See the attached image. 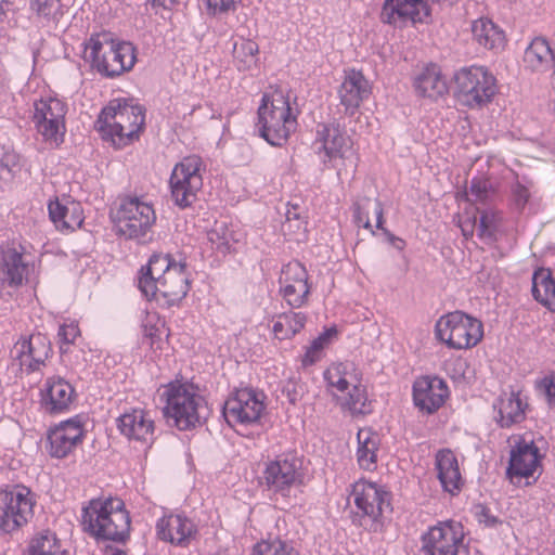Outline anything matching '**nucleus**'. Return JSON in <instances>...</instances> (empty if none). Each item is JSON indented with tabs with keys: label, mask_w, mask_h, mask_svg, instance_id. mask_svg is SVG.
Here are the masks:
<instances>
[{
	"label": "nucleus",
	"mask_w": 555,
	"mask_h": 555,
	"mask_svg": "<svg viewBox=\"0 0 555 555\" xmlns=\"http://www.w3.org/2000/svg\"><path fill=\"white\" fill-rule=\"evenodd\" d=\"M145 124V108L133 99H113L101 111L95 129L101 138L120 150L139 139Z\"/></svg>",
	"instance_id": "nucleus-1"
},
{
	"label": "nucleus",
	"mask_w": 555,
	"mask_h": 555,
	"mask_svg": "<svg viewBox=\"0 0 555 555\" xmlns=\"http://www.w3.org/2000/svg\"><path fill=\"white\" fill-rule=\"evenodd\" d=\"M81 526L95 540L125 543L130 535L131 519L122 500L92 499L82 508Z\"/></svg>",
	"instance_id": "nucleus-2"
},
{
	"label": "nucleus",
	"mask_w": 555,
	"mask_h": 555,
	"mask_svg": "<svg viewBox=\"0 0 555 555\" xmlns=\"http://www.w3.org/2000/svg\"><path fill=\"white\" fill-rule=\"evenodd\" d=\"M85 44V60L100 75L115 78L129 72L137 61L135 48L117 41L109 31L92 34Z\"/></svg>",
	"instance_id": "nucleus-3"
},
{
	"label": "nucleus",
	"mask_w": 555,
	"mask_h": 555,
	"mask_svg": "<svg viewBox=\"0 0 555 555\" xmlns=\"http://www.w3.org/2000/svg\"><path fill=\"white\" fill-rule=\"evenodd\" d=\"M164 415L179 430L201 426L209 416V408L203 396L189 383H171L165 391Z\"/></svg>",
	"instance_id": "nucleus-4"
},
{
	"label": "nucleus",
	"mask_w": 555,
	"mask_h": 555,
	"mask_svg": "<svg viewBox=\"0 0 555 555\" xmlns=\"http://www.w3.org/2000/svg\"><path fill=\"white\" fill-rule=\"evenodd\" d=\"M357 512L353 522L371 532L384 530V517L391 513V493L375 482L360 480L352 490Z\"/></svg>",
	"instance_id": "nucleus-5"
},
{
	"label": "nucleus",
	"mask_w": 555,
	"mask_h": 555,
	"mask_svg": "<svg viewBox=\"0 0 555 555\" xmlns=\"http://www.w3.org/2000/svg\"><path fill=\"white\" fill-rule=\"evenodd\" d=\"M258 118L259 133L272 146H283L297 127V117L283 94L273 96L270 103L264 95Z\"/></svg>",
	"instance_id": "nucleus-6"
},
{
	"label": "nucleus",
	"mask_w": 555,
	"mask_h": 555,
	"mask_svg": "<svg viewBox=\"0 0 555 555\" xmlns=\"http://www.w3.org/2000/svg\"><path fill=\"white\" fill-rule=\"evenodd\" d=\"M321 145L319 151H324L330 166L341 176L354 173L358 166V155L352 146V141L338 124H319L317 127V141Z\"/></svg>",
	"instance_id": "nucleus-7"
},
{
	"label": "nucleus",
	"mask_w": 555,
	"mask_h": 555,
	"mask_svg": "<svg viewBox=\"0 0 555 555\" xmlns=\"http://www.w3.org/2000/svg\"><path fill=\"white\" fill-rule=\"evenodd\" d=\"M454 96L469 108H481L496 93L495 78L485 67H463L454 74Z\"/></svg>",
	"instance_id": "nucleus-8"
},
{
	"label": "nucleus",
	"mask_w": 555,
	"mask_h": 555,
	"mask_svg": "<svg viewBox=\"0 0 555 555\" xmlns=\"http://www.w3.org/2000/svg\"><path fill=\"white\" fill-rule=\"evenodd\" d=\"M435 335L451 349H468L482 339L483 326L478 319L457 310L439 318Z\"/></svg>",
	"instance_id": "nucleus-9"
},
{
	"label": "nucleus",
	"mask_w": 555,
	"mask_h": 555,
	"mask_svg": "<svg viewBox=\"0 0 555 555\" xmlns=\"http://www.w3.org/2000/svg\"><path fill=\"white\" fill-rule=\"evenodd\" d=\"M112 219L119 235L145 242L144 238L155 223L156 215L150 204L141 202L138 197H128L112 215Z\"/></svg>",
	"instance_id": "nucleus-10"
},
{
	"label": "nucleus",
	"mask_w": 555,
	"mask_h": 555,
	"mask_svg": "<svg viewBox=\"0 0 555 555\" xmlns=\"http://www.w3.org/2000/svg\"><path fill=\"white\" fill-rule=\"evenodd\" d=\"M464 538V527L460 521L453 519L438 521L422 534L421 555L467 554Z\"/></svg>",
	"instance_id": "nucleus-11"
},
{
	"label": "nucleus",
	"mask_w": 555,
	"mask_h": 555,
	"mask_svg": "<svg viewBox=\"0 0 555 555\" xmlns=\"http://www.w3.org/2000/svg\"><path fill=\"white\" fill-rule=\"evenodd\" d=\"M35 499L29 488L23 485L0 490V530L12 533L34 515Z\"/></svg>",
	"instance_id": "nucleus-12"
},
{
	"label": "nucleus",
	"mask_w": 555,
	"mask_h": 555,
	"mask_svg": "<svg viewBox=\"0 0 555 555\" xmlns=\"http://www.w3.org/2000/svg\"><path fill=\"white\" fill-rule=\"evenodd\" d=\"M302 460L295 452H285L267 463L261 480L269 491L288 496L289 490L302 482Z\"/></svg>",
	"instance_id": "nucleus-13"
},
{
	"label": "nucleus",
	"mask_w": 555,
	"mask_h": 555,
	"mask_svg": "<svg viewBox=\"0 0 555 555\" xmlns=\"http://www.w3.org/2000/svg\"><path fill=\"white\" fill-rule=\"evenodd\" d=\"M66 105L62 101L49 98L35 103L34 122L43 141L57 147L64 142L66 131Z\"/></svg>",
	"instance_id": "nucleus-14"
},
{
	"label": "nucleus",
	"mask_w": 555,
	"mask_h": 555,
	"mask_svg": "<svg viewBox=\"0 0 555 555\" xmlns=\"http://www.w3.org/2000/svg\"><path fill=\"white\" fill-rule=\"evenodd\" d=\"M263 395L254 389L244 388L235 391L222 406L225 422L233 427L235 424L257 422L264 410Z\"/></svg>",
	"instance_id": "nucleus-15"
},
{
	"label": "nucleus",
	"mask_w": 555,
	"mask_h": 555,
	"mask_svg": "<svg viewBox=\"0 0 555 555\" xmlns=\"http://www.w3.org/2000/svg\"><path fill=\"white\" fill-rule=\"evenodd\" d=\"M83 437L82 417L77 415L49 429L46 450L51 457L64 459L82 442Z\"/></svg>",
	"instance_id": "nucleus-16"
},
{
	"label": "nucleus",
	"mask_w": 555,
	"mask_h": 555,
	"mask_svg": "<svg viewBox=\"0 0 555 555\" xmlns=\"http://www.w3.org/2000/svg\"><path fill=\"white\" fill-rule=\"evenodd\" d=\"M430 15V8L425 0H385L380 21L393 26L422 23Z\"/></svg>",
	"instance_id": "nucleus-17"
},
{
	"label": "nucleus",
	"mask_w": 555,
	"mask_h": 555,
	"mask_svg": "<svg viewBox=\"0 0 555 555\" xmlns=\"http://www.w3.org/2000/svg\"><path fill=\"white\" fill-rule=\"evenodd\" d=\"M156 537L164 542L185 547L198 533L197 526L184 514H169L156 522Z\"/></svg>",
	"instance_id": "nucleus-18"
},
{
	"label": "nucleus",
	"mask_w": 555,
	"mask_h": 555,
	"mask_svg": "<svg viewBox=\"0 0 555 555\" xmlns=\"http://www.w3.org/2000/svg\"><path fill=\"white\" fill-rule=\"evenodd\" d=\"M157 289L155 296L149 300L160 301L164 299L167 306L179 304L190 291V275L186 272V263L179 261L169 269L159 281L155 283Z\"/></svg>",
	"instance_id": "nucleus-19"
},
{
	"label": "nucleus",
	"mask_w": 555,
	"mask_h": 555,
	"mask_svg": "<svg viewBox=\"0 0 555 555\" xmlns=\"http://www.w3.org/2000/svg\"><path fill=\"white\" fill-rule=\"evenodd\" d=\"M449 397L446 382L437 376H422L413 383V402L420 411L433 414Z\"/></svg>",
	"instance_id": "nucleus-20"
},
{
	"label": "nucleus",
	"mask_w": 555,
	"mask_h": 555,
	"mask_svg": "<svg viewBox=\"0 0 555 555\" xmlns=\"http://www.w3.org/2000/svg\"><path fill=\"white\" fill-rule=\"evenodd\" d=\"M540 459L539 448L534 442L520 439L511 450L506 474L512 481L515 477H530L539 466Z\"/></svg>",
	"instance_id": "nucleus-21"
},
{
	"label": "nucleus",
	"mask_w": 555,
	"mask_h": 555,
	"mask_svg": "<svg viewBox=\"0 0 555 555\" xmlns=\"http://www.w3.org/2000/svg\"><path fill=\"white\" fill-rule=\"evenodd\" d=\"M177 261L170 254L155 253L153 254L146 266H143L138 275V288L145 298L155 296L156 285L169 269L177 264Z\"/></svg>",
	"instance_id": "nucleus-22"
},
{
	"label": "nucleus",
	"mask_w": 555,
	"mask_h": 555,
	"mask_svg": "<svg viewBox=\"0 0 555 555\" xmlns=\"http://www.w3.org/2000/svg\"><path fill=\"white\" fill-rule=\"evenodd\" d=\"M15 350L21 365L25 366L27 372H35L41 365H44L52 348L48 337L38 333L30 335L28 339L17 343Z\"/></svg>",
	"instance_id": "nucleus-23"
},
{
	"label": "nucleus",
	"mask_w": 555,
	"mask_h": 555,
	"mask_svg": "<svg viewBox=\"0 0 555 555\" xmlns=\"http://www.w3.org/2000/svg\"><path fill=\"white\" fill-rule=\"evenodd\" d=\"M117 427L128 439L145 443L153 441L154 422L143 410L133 409L124 413L117 418Z\"/></svg>",
	"instance_id": "nucleus-24"
},
{
	"label": "nucleus",
	"mask_w": 555,
	"mask_h": 555,
	"mask_svg": "<svg viewBox=\"0 0 555 555\" xmlns=\"http://www.w3.org/2000/svg\"><path fill=\"white\" fill-rule=\"evenodd\" d=\"M371 94L369 81L361 72L350 70L339 88V98L346 113L353 115L360 104Z\"/></svg>",
	"instance_id": "nucleus-25"
},
{
	"label": "nucleus",
	"mask_w": 555,
	"mask_h": 555,
	"mask_svg": "<svg viewBox=\"0 0 555 555\" xmlns=\"http://www.w3.org/2000/svg\"><path fill=\"white\" fill-rule=\"evenodd\" d=\"M435 465L442 489L451 495L457 494L464 482L455 454L450 449L438 451Z\"/></svg>",
	"instance_id": "nucleus-26"
},
{
	"label": "nucleus",
	"mask_w": 555,
	"mask_h": 555,
	"mask_svg": "<svg viewBox=\"0 0 555 555\" xmlns=\"http://www.w3.org/2000/svg\"><path fill=\"white\" fill-rule=\"evenodd\" d=\"M74 387L63 377H50L46 380L43 404L51 414L67 411L75 398Z\"/></svg>",
	"instance_id": "nucleus-27"
},
{
	"label": "nucleus",
	"mask_w": 555,
	"mask_h": 555,
	"mask_svg": "<svg viewBox=\"0 0 555 555\" xmlns=\"http://www.w3.org/2000/svg\"><path fill=\"white\" fill-rule=\"evenodd\" d=\"M27 264L23 260V254L15 248H7L0 256V281L10 287L23 284L27 274Z\"/></svg>",
	"instance_id": "nucleus-28"
},
{
	"label": "nucleus",
	"mask_w": 555,
	"mask_h": 555,
	"mask_svg": "<svg viewBox=\"0 0 555 555\" xmlns=\"http://www.w3.org/2000/svg\"><path fill=\"white\" fill-rule=\"evenodd\" d=\"M414 88L418 95L437 99L448 92V85L438 65H427L414 79Z\"/></svg>",
	"instance_id": "nucleus-29"
},
{
	"label": "nucleus",
	"mask_w": 555,
	"mask_h": 555,
	"mask_svg": "<svg viewBox=\"0 0 555 555\" xmlns=\"http://www.w3.org/2000/svg\"><path fill=\"white\" fill-rule=\"evenodd\" d=\"M527 403H524L520 397L511 392L500 397L493 404L498 409L499 417L496 421L502 428H508L514 424H518L525 420V409Z\"/></svg>",
	"instance_id": "nucleus-30"
},
{
	"label": "nucleus",
	"mask_w": 555,
	"mask_h": 555,
	"mask_svg": "<svg viewBox=\"0 0 555 555\" xmlns=\"http://www.w3.org/2000/svg\"><path fill=\"white\" fill-rule=\"evenodd\" d=\"M532 296L548 309L555 312V280L548 268H539L532 274Z\"/></svg>",
	"instance_id": "nucleus-31"
},
{
	"label": "nucleus",
	"mask_w": 555,
	"mask_h": 555,
	"mask_svg": "<svg viewBox=\"0 0 555 555\" xmlns=\"http://www.w3.org/2000/svg\"><path fill=\"white\" fill-rule=\"evenodd\" d=\"M473 37L479 46L488 50H499L504 47L505 36L491 20L481 17L473 22Z\"/></svg>",
	"instance_id": "nucleus-32"
},
{
	"label": "nucleus",
	"mask_w": 555,
	"mask_h": 555,
	"mask_svg": "<svg viewBox=\"0 0 555 555\" xmlns=\"http://www.w3.org/2000/svg\"><path fill=\"white\" fill-rule=\"evenodd\" d=\"M524 62L532 70L548 68L551 65L555 67V51L544 38H535L526 49Z\"/></svg>",
	"instance_id": "nucleus-33"
},
{
	"label": "nucleus",
	"mask_w": 555,
	"mask_h": 555,
	"mask_svg": "<svg viewBox=\"0 0 555 555\" xmlns=\"http://www.w3.org/2000/svg\"><path fill=\"white\" fill-rule=\"evenodd\" d=\"M353 221L358 227H363L364 229H369L372 234L375 232L372 230L371 221H370V212L373 211L376 216V228L383 229L384 224V212L383 205L377 198H371L367 196H363L353 203Z\"/></svg>",
	"instance_id": "nucleus-34"
},
{
	"label": "nucleus",
	"mask_w": 555,
	"mask_h": 555,
	"mask_svg": "<svg viewBox=\"0 0 555 555\" xmlns=\"http://www.w3.org/2000/svg\"><path fill=\"white\" fill-rule=\"evenodd\" d=\"M170 189L171 196L175 204L180 208H186L192 205L196 199V193L203 186L202 176H193L191 180L181 179L180 183L176 184V181L170 177Z\"/></svg>",
	"instance_id": "nucleus-35"
},
{
	"label": "nucleus",
	"mask_w": 555,
	"mask_h": 555,
	"mask_svg": "<svg viewBox=\"0 0 555 555\" xmlns=\"http://www.w3.org/2000/svg\"><path fill=\"white\" fill-rule=\"evenodd\" d=\"M358 442L357 457L360 467L367 470L373 469L376 464L377 436L360 430L358 433Z\"/></svg>",
	"instance_id": "nucleus-36"
},
{
	"label": "nucleus",
	"mask_w": 555,
	"mask_h": 555,
	"mask_svg": "<svg viewBox=\"0 0 555 555\" xmlns=\"http://www.w3.org/2000/svg\"><path fill=\"white\" fill-rule=\"evenodd\" d=\"M306 315L301 312H284L273 324V333L279 339H287L296 335L304 326Z\"/></svg>",
	"instance_id": "nucleus-37"
},
{
	"label": "nucleus",
	"mask_w": 555,
	"mask_h": 555,
	"mask_svg": "<svg viewBox=\"0 0 555 555\" xmlns=\"http://www.w3.org/2000/svg\"><path fill=\"white\" fill-rule=\"evenodd\" d=\"M25 555H65L56 534L44 531L31 539Z\"/></svg>",
	"instance_id": "nucleus-38"
},
{
	"label": "nucleus",
	"mask_w": 555,
	"mask_h": 555,
	"mask_svg": "<svg viewBox=\"0 0 555 555\" xmlns=\"http://www.w3.org/2000/svg\"><path fill=\"white\" fill-rule=\"evenodd\" d=\"M258 44L249 39H243L233 47V57L238 70L250 69L257 63Z\"/></svg>",
	"instance_id": "nucleus-39"
},
{
	"label": "nucleus",
	"mask_w": 555,
	"mask_h": 555,
	"mask_svg": "<svg viewBox=\"0 0 555 555\" xmlns=\"http://www.w3.org/2000/svg\"><path fill=\"white\" fill-rule=\"evenodd\" d=\"M340 405L352 415H364L371 412L366 391L362 385H354Z\"/></svg>",
	"instance_id": "nucleus-40"
},
{
	"label": "nucleus",
	"mask_w": 555,
	"mask_h": 555,
	"mask_svg": "<svg viewBox=\"0 0 555 555\" xmlns=\"http://www.w3.org/2000/svg\"><path fill=\"white\" fill-rule=\"evenodd\" d=\"M30 10L38 17L55 24L63 16L61 0H30Z\"/></svg>",
	"instance_id": "nucleus-41"
},
{
	"label": "nucleus",
	"mask_w": 555,
	"mask_h": 555,
	"mask_svg": "<svg viewBox=\"0 0 555 555\" xmlns=\"http://www.w3.org/2000/svg\"><path fill=\"white\" fill-rule=\"evenodd\" d=\"M467 201L473 204H487L494 196V189L487 179L474 178L465 192Z\"/></svg>",
	"instance_id": "nucleus-42"
},
{
	"label": "nucleus",
	"mask_w": 555,
	"mask_h": 555,
	"mask_svg": "<svg viewBox=\"0 0 555 555\" xmlns=\"http://www.w3.org/2000/svg\"><path fill=\"white\" fill-rule=\"evenodd\" d=\"M207 240L212 248L222 254L230 251L231 243L234 241L232 231L225 222H216L214 228L207 232Z\"/></svg>",
	"instance_id": "nucleus-43"
},
{
	"label": "nucleus",
	"mask_w": 555,
	"mask_h": 555,
	"mask_svg": "<svg viewBox=\"0 0 555 555\" xmlns=\"http://www.w3.org/2000/svg\"><path fill=\"white\" fill-rule=\"evenodd\" d=\"M202 159L196 155L184 157L177 164L172 170L171 177L176 184L180 183L181 179L191 180L193 176L201 175Z\"/></svg>",
	"instance_id": "nucleus-44"
},
{
	"label": "nucleus",
	"mask_w": 555,
	"mask_h": 555,
	"mask_svg": "<svg viewBox=\"0 0 555 555\" xmlns=\"http://www.w3.org/2000/svg\"><path fill=\"white\" fill-rule=\"evenodd\" d=\"M280 285H304L308 284V272L299 261H292L285 264L279 279Z\"/></svg>",
	"instance_id": "nucleus-45"
},
{
	"label": "nucleus",
	"mask_w": 555,
	"mask_h": 555,
	"mask_svg": "<svg viewBox=\"0 0 555 555\" xmlns=\"http://www.w3.org/2000/svg\"><path fill=\"white\" fill-rule=\"evenodd\" d=\"M477 212L480 214L479 224H478V235L481 238H486L489 241L495 240V233L498 231V225L500 221V217L496 211L493 209H480L476 208Z\"/></svg>",
	"instance_id": "nucleus-46"
},
{
	"label": "nucleus",
	"mask_w": 555,
	"mask_h": 555,
	"mask_svg": "<svg viewBox=\"0 0 555 555\" xmlns=\"http://www.w3.org/2000/svg\"><path fill=\"white\" fill-rule=\"evenodd\" d=\"M253 555H299L287 542L280 539L261 541L255 544Z\"/></svg>",
	"instance_id": "nucleus-47"
},
{
	"label": "nucleus",
	"mask_w": 555,
	"mask_h": 555,
	"mask_svg": "<svg viewBox=\"0 0 555 555\" xmlns=\"http://www.w3.org/2000/svg\"><path fill=\"white\" fill-rule=\"evenodd\" d=\"M280 292L291 307L299 308L307 301L310 286L286 284L281 285Z\"/></svg>",
	"instance_id": "nucleus-48"
},
{
	"label": "nucleus",
	"mask_w": 555,
	"mask_h": 555,
	"mask_svg": "<svg viewBox=\"0 0 555 555\" xmlns=\"http://www.w3.org/2000/svg\"><path fill=\"white\" fill-rule=\"evenodd\" d=\"M48 210L51 221L57 229H74V223L67 220L68 208L62 205L57 199L49 203Z\"/></svg>",
	"instance_id": "nucleus-49"
},
{
	"label": "nucleus",
	"mask_w": 555,
	"mask_h": 555,
	"mask_svg": "<svg viewBox=\"0 0 555 555\" xmlns=\"http://www.w3.org/2000/svg\"><path fill=\"white\" fill-rule=\"evenodd\" d=\"M530 197L531 193L528 186L524 185L519 181L513 184L512 204L516 211L522 212Z\"/></svg>",
	"instance_id": "nucleus-50"
},
{
	"label": "nucleus",
	"mask_w": 555,
	"mask_h": 555,
	"mask_svg": "<svg viewBox=\"0 0 555 555\" xmlns=\"http://www.w3.org/2000/svg\"><path fill=\"white\" fill-rule=\"evenodd\" d=\"M78 335L79 328L76 324H64L60 327L57 336L60 338L61 353H66L68 351L69 345L74 344Z\"/></svg>",
	"instance_id": "nucleus-51"
},
{
	"label": "nucleus",
	"mask_w": 555,
	"mask_h": 555,
	"mask_svg": "<svg viewBox=\"0 0 555 555\" xmlns=\"http://www.w3.org/2000/svg\"><path fill=\"white\" fill-rule=\"evenodd\" d=\"M537 388L544 395L550 405H555V373H551L539 380Z\"/></svg>",
	"instance_id": "nucleus-52"
},
{
	"label": "nucleus",
	"mask_w": 555,
	"mask_h": 555,
	"mask_svg": "<svg viewBox=\"0 0 555 555\" xmlns=\"http://www.w3.org/2000/svg\"><path fill=\"white\" fill-rule=\"evenodd\" d=\"M478 521L487 527H495L500 524V519L490 513V509L483 505L476 506L475 513Z\"/></svg>",
	"instance_id": "nucleus-53"
},
{
	"label": "nucleus",
	"mask_w": 555,
	"mask_h": 555,
	"mask_svg": "<svg viewBox=\"0 0 555 555\" xmlns=\"http://www.w3.org/2000/svg\"><path fill=\"white\" fill-rule=\"evenodd\" d=\"M237 0H203L212 13L227 12L234 8Z\"/></svg>",
	"instance_id": "nucleus-54"
},
{
	"label": "nucleus",
	"mask_w": 555,
	"mask_h": 555,
	"mask_svg": "<svg viewBox=\"0 0 555 555\" xmlns=\"http://www.w3.org/2000/svg\"><path fill=\"white\" fill-rule=\"evenodd\" d=\"M324 378L328 386L335 387L338 391L344 392L349 388V382L345 377L337 376V378H335V375L331 371L324 373Z\"/></svg>",
	"instance_id": "nucleus-55"
},
{
	"label": "nucleus",
	"mask_w": 555,
	"mask_h": 555,
	"mask_svg": "<svg viewBox=\"0 0 555 555\" xmlns=\"http://www.w3.org/2000/svg\"><path fill=\"white\" fill-rule=\"evenodd\" d=\"M285 217H286V222L289 224V227H292V222H295L294 227L297 230H300L302 228V225L305 224V221L302 220V218L300 216L298 206H292L291 208H288L286 210Z\"/></svg>",
	"instance_id": "nucleus-56"
},
{
	"label": "nucleus",
	"mask_w": 555,
	"mask_h": 555,
	"mask_svg": "<svg viewBox=\"0 0 555 555\" xmlns=\"http://www.w3.org/2000/svg\"><path fill=\"white\" fill-rule=\"evenodd\" d=\"M380 230L383 231L384 235L386 236V240L392 247H395L398 250L404 249L405 242L401 237L396 236L395 234H392L389 230H387L384 227Z\"/></svg>",
	"instance_id": "nucleus-57"
},
{
	"label": "nucleus",
	"mask_w": 555,
	"mask_h": 555,
	"mask_svg": "<svg viewBox=\"0 0 555 555\" xmlns=\"http://www.w3.org/2000/svg\"><path fill=\"white\" fill-rule=\"evenodd\" d=\"M477 217L474 216L472 219L468 218L467 220L463 221L460 227L462 230L463 235L468 238L472 237L474 234V229L476 227Z\"/></svg>",
	"instance_id": "nucleus-58"
},
{
	"label": "nucleus",
	"mask_w": 555,
	"mask_h": 555,
	"mask_svg": "<svg viewBox=\"0 0 555 555\" xmlns=\"http://www.w3.org/2000/svg\"><path fill=\"white\" fill-rule=\"evenodd\" d=\"M320 353L312 351V349L308 347L302 358V365L308 366L314 364L320 359Z\"/></svg>",
	"instance_id": "nucleus-59"
},
{
	"label": "nucleus",
	"mask_w": 555,
	"mask_h": 555,
	"mask_svg": "<svg viewBox=\"0 0 555 555\" xmlns=\"http://www.w3.org/2000/svg\"><path fill=\"white\" fill-rule=\"evenodd\" d=\"M183 0H151L152 5L162 7L166 10H171L173 7L179 5Z\"/></svg>",
	"instance_id": "nucleus-60"
},
{
	"label": "nucleus",
	"mask_w": 555,
	"mask_h": 555,
	"mask_svg": "<svg viewBox=\"0 0 555 555\" xmlns=\"http://www.w3.org/2000/svg\"><path fill=\"white\" fill-rule=\"evenodd\" d=\"M13 158H14V156H10V155H7L5 157H3L0 163L1 167L8 169V171L11 172L12 171L11 163H12V166H15Z\"/></svg>",
	"instance_id": "nucleus-61"
},
{
	"label": "nucleus",
	"mask_w": 555,
	"mask_h": 555,
	"mask_svg": "<svg viewBox=\"0 0 555 555\" xmlns=\"http://www.w3.org/2000/svg\"><path fill=\"white\" fill-rule=\"evenodd\" d=\"M325 345H323L322 343V338H315L312 340L311 345L309 346V348L312 349V351H317L318 353L321 354V351L323 350Z\"/></svg>",
	"instance_id": "nucleus-62"
},
{
	"label": "nucleus",
	"mask_w": 555,
	"mask_h": 555,
	"mask_svg": "<svg viewBox=\"0 0 555 555\" xmlns=\"http://www.w3.org/2000/svg\"><path fill=\"white\" fill-rule=\"evenodd\" d=\"M337 332L335 328H331V330H327L325 331L323 334H321L318 338H322V343L323 345H326V343L328 341L330 337L335 335Z\"/></svg>",
	"instance_id": "nucleus-63"
},
{
	"label": "nucleus",
	"mask_w": 555,
	"mask_h": 555,
	"mask_svg": "<svg viewBox=\"0 0 555 555\" xmlns=\"http://www.w3.org/2000/svg\"><path fill=\"white\" fill-rule=\"evenodd\" d=\"M463 555H482L477 548H470L468 545H467V554H463Z\"/></svg>",
	"instance_id": "nucleus-64"
}]
</instances>
